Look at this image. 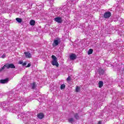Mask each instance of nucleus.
Wrapping results in <instances>:
<instances>
[{
  "label": "nucleus",
  "instance_id": "nucleus-1",
  "mask_svg": "<svg viewBox=\"0 0 124 124\" xmlns=\"http://www.w3.org/2000/svg\"><path fill=\"white\" fill-rule=\"evenodd\" d=\"M17 94H15L14 95V99H13L12 98H11L10 99V101L11 102H12L14 99H16V100H18L19 101V104H16L15 106V108L13 110V112L15 113H20V110L22 109V106L26 105V102H27V99L25 97H17Z\"/></svg>",
  "mask_w": 124,
  "mask_h": 124
},
{
  "label": "nucleus",
  "instance_id": "nucleus-2",
  "mask_svg": "<svg viewBox=\"0 0 124 124\" xmlns=\"http://www.w3.org/2000/svg\"><path fill=\"white\" fill-rule=\"evenodd\" d=\"M51 58L52 59V61L51 62V64L52 65H56L57 67H59V63H58V58L55 56V55H52Z\"/></svg>",
  "mask_w": 124,
  "mask_h": 124
},
{
  "label": "nucleus",
  "instance_id": "nucleus-3",
  "mask_svg": "<svg viewBox=\"0 0 124 124\" xmlns=\"http://www.w3.org/2000/svg\"><path fill=\"white\" fill-rule=\"evenodd\" d=\"M5 67H6V68H8V69L15 68V65H14L12 63H10V64L6 63V64L4 65V66L0 69V71H2V70H3V69H4Z\"/></svg>",
  "mask_w": 124,
  "mask_h": 124
},
{
  "label": "nucleus",
  "instance_id": "nucleus-4",
  "mask_svg": "<svg viewBox=\"0 0 124 124\" xmlns=\"http://www.w3.org/2000/svg\"><path fill=\"white\" fill-rule=\"evenodd\" d=\"M112 14L110 12H106L104 14V18L105 19H108V18H110Z\"/></svg>",
  "mask_w": 124,
  "mask_h": 124
},
{
  "label": "nucleus",
  "instance_id": "nucleus-5",
  "mask_svg": "<svg viewBox=\"0 0 124 124\" xmlns=\"http://www.w3.org/2000/svg\"><path fill=\"white\" fill-rule=\"evenodd\" d=\"M54 21L59 24H62V19L61 17H57L55 18Z\"/></svg>",
  "mask_w": 124,
  "mask_h": 124
},
{
  "label": "nucleus",
  "instance_id": "nucleus-6",
  "mask_svg": "<svg viewBox=\"0 0 124 124\" xmlns=\"http://www.w3.org/2000/svg\"><path fill=\"white\" fill-rule=\"evenodd\" d=\"M60 44V40H55L52 44L53 47H56V46H58Z\"/></svg>",
  "mask_w": 124,
  "mask_h": 124
},
{
  "label": "nucleus",
  "instance_id": "nucleus-7",
  "mask_svg": "<svg viewBox=\"0 0 124 124\" xmlns=\"http://www.w3.org/2000/svg\"><path fill=\"white\" fill-rule=\"evenodd\" d=\"M9 81V79L8 78H5L4 79L0 80V83H1V84H6L8 83Z\"/></svg>",
  "mask_w": 124,
  "mask_h": 124
},
{
  "label": "nucleus",
  "instance_id": "nucleus-8",
  "mask_svg": "<svg viewBox=\"0 0 124 124\" xmlns=\"http://www.w3.org/2000/svg\"><path fill=\"white\" fill-rule=\"evenodd\" d=\"M76 55L75 54H72L70 55V60H76Z\"/></svg>",
  "mask_w": 124,
  "mask_h": 124
},
{
  "label": "nucleus",
  "instance_id": "nucleus-9",
  "mask_svg": "<svg viewBox=\"0 0 124 124\" xmlns=\"http://www.w3.org/2000/svg\"><path fill=\"white\" fill-rule=\"evenodd\" d=\"M24 55H25L26 58H31V54L29 52H25Z\"/></svg>",
  "mask_w": 124,
  "mask_h": 124
},
{
  "label": "nucleus",
  "instance_id": "nucleus-10",
  "mask_svg": "<svg viewBox=\"0 0 124 124\" xmlns=\"http://www.w3.org/2000/svg\"><path fill=\"white\" fill-rule=\"evenodd\" d=\"M37 117L41 120L44 118V114L42 113H40L38 114Z\"/></svg>",
  "mask_w": 124,
  "mask_h": 124
},
{
  "label": "nucleus",
  "instance_id": "nucleus-11",
  "mask_svg": "<svg viewBox=\"0 0 124 124\" xmlns=\"http://www.w3.org/2000/svg\"><path fill=\"white\" fill-rule=\"evenodd\" d=\"M31 89H32V90H35V88H36V84L35 82H33V83H32L31 84Z\"/></svg>",
  "mask_w": 124,
  "mask_h": 124
},
{
  "label": "nucleus",
  "instance_id": "nucleus-12",
  "mask_svg": "<svg viewBox=\"0 0 124 124\" xmlns=\"http://www.w3.org/2000/svg\"><path fill=\"white\" fill-rule=\"evenodd\" d=\"M30 24L31 26H34V25H35V21H34V20H31Z\"/></svg>",
  "mask_w": 124,
  "mask_h": 124
},
{
  "label": "nucleus",
  "instance_id": "nucleus-13",
  "mask_svg": "<svg viewBox=\"0 0 124 124\" xmlns=\"http://www.w3.org/2000/svg\"><path fill=\"white\" fill-rule=\"evenodd\" d=\"M98 71H99V74L100 75H102L103 73H104V70L101 69H99Z\"/></svg>",
  "mask_w": 124,
  "mask_h": 124
},
{
  "label": "nucleus",
  "instance_id": "nucleus-14",
  "mask_svg": "<svg viewBox=\"0 0 124 124\" xmlns=\"http://www.w3.org/2000/svg\"><path fill=\"white\" fill-rule=\"evenodd\" d=\"M99 85V88H102L103 86V81H100L98 83Z\"/></svg>",
  "mask_w": 124,
  "mask_h": 124
},
{
  "label": "nucleus",
  "instance_id": "nucleus-15",
  "mask_svg": "<svg viewBox=\"0 0 124 124\" xmlns=\"http://www.w3.org/2000/svg\"><path fill=\"white\" fill-rule=\"evenodd\" d=\"M93 49L90 48L88 52V55H92V54H93Z\"/></svg>",
  "mask_w": 124,
  "mask_h": 124
},
{
  "label": "nucleus",
  "instance_id": "nucleus-16",
  "mask_svg": "<svg viewBox=\"0 0 124 124\" xmlns=\"http://www.w3.org/2000/svg\"><path fill=\"white\" fill-rule=\"evenodd\" d=\"M80 87L79 86H77L76 88V93H80Z\"/></svg>",
  "mask_w": 124,
  "mask_h": 124
},
{
  "label": "nucleus",
  "instance_id": "nucleus-17",
  "mask_svg": "<svg viewBox=\"0 0 124 124\" xmlns=\"http://www.w3.org/2000/svg\"><path fill=\"white\" fill-rule=\"evenodd\" d=\"M16 21H17V22H18V23H22V19L21 18H16Z\"/></svg>",
  "mask_w": 124,
  "mask_h": 124
},
{
  "label": "nucleus",
  "instance_id": "nucleus-18",
  "mask_svg": "<svg viewBox=\"0 0 124 124\" xmlns=\"http://www.w3.org/2000/svg\"><path fill=\"white\" fill-rule=\"evenodd\" d=\"M68 121L69 123H71V124H73L74 122V120L73 119V118H70L68 119Z\"/></svg>",
  "mask_w": 124,
  "mask_h": 124
},
{
  "label": "nucleus",
  "instance_id": "nucleus-19",
  "mask_svg": "<svg viewBox=\"0 0 124 124\" xmlns=\"http://www.w3.org/2000/svg\"><path fill=\"white\" fill-rule=\"evenodd\" d=\"M65 88V85L64 84H62L61 86V90H64Z\"/></svg>",
  "mask_w": 124,
  "mask_h": 124
},
{
  "label": "nucleus",
  "instance_id": "nucleus-20",
  "mask_svg": "<svg viewBox=\"0 0 124 124\" xmlns=\"http://www.w3.org/2000/svg\"><path fill=\"white\" fill-rule=\"evenodd\" d=\"M75 118H76V119H77V120H78V119H79V115H78V114H76L75 115Z\"/></svg>",
  "mask_w": 124,
  "mask_h": 124
},
{
  "label": "nucleus",
  "instance_id": "nucleus-21",
  "mask_svg": "<svg viewBox=\"0 0 124 124\" xmlns=\"http://www.w3.org/2000/svg\"><path fill=\"white\" fill-rule=\"evenodd\" d=\"M5 57H6V55H5V54H3L1 56V58H2V59H4L5 58Z\"/></svg>",
  "mask_w": 124,
  "mask_h": 124
},
{
  "label": "nucleus",
  "instance_id": "nucleus-22",
  "mask_svg": "<svg viewBox=\"0 0 124 124\" xmlns=\"http://www.w3.org/2000/svg\"><path fill=\"white\" fill-rule=\"evenodd\" d=\"M70 79H71L70 77H68L67 78L66 80H67V81H70Z\"/></svg>",
  "mask_w": 124,
  "mask_h": 124
},
{
  "label": "nucleus",
  "instance_id": "nucleus-23",
  "mask_svg": "<svg viewBox=\"0 0 124 124\" xmlns=\"http://www.w3.org/2000/svg\"><path fill=\"white\" fill-rule=\"evenodd\" d=\"M18 63H19V64H23V61H19Z\"/></svg>",
  "mask_w": 124,
  "mask_h": 124
},
{
  "label": "nucleus",
  "instance_id": "nucleus-24",
  "mask_svg": "<svg viewBox=\"0 0 124 124\" xmlns=\"http://www.w3.org/2000/svg\"><path fill=\"white\" fill-rule=\"evenodd\" d=\"M22 65L23 66H25V65H27V63L26 62L22 63Z\"/></svg>",
  "mask_w": 124,
  "mask_h": 124
},
{
  "label": "nucleus",
  "instance_id": "nucleus-25",
  "mask_svg": "<svg viewBox=\"0 0 124 124\" xmlns=\"http://www.w3.org/2000/svg\"><path fill=\"white\" fill-rule=\"evenodd\" d=\"M31 66V63H28V64L27 65V66H26V67H30Z\"/></svg>",
  "mask_w": 124,
  "mask_h": 124
},
{
  "label": "nucleus",
  "instance_id": "nucleus-26",
  "mask_svg": "<svg viewBox=\"0 0 124 124\" xmlns=\"http://www.w3.org/2000/svg\"><path fill=\"white\" fill-rule=\"evenodd\" d=\"M21 119L23 121H25V116H24V117H22Z\"/></svg>",
  "mask_w": 124,
  "mask_h": 124
},
{
  "label": "nucleus",
  "instance_id": "nucleus-27",
  "mask_svg": "<svg viewBox=\"0 0 124 124\" xmlns=\"http://www.w3.org/2000/svg\"><path fill=\"white\" fill-rule=\"evenodd\" d=\"M20 117H22V115L19 113L18 115V117L20 118Z\"/></svg>",
  "mask_w": 124,
  "mask_h": 124
},
{
  "label": "nucleus",
  "instance_id": "nucleus-28",
  "mask_svg": "<svg viewBox=\"0 0 124 124\" xmlns=\"http://www.w3.org/2000/svg\"><path fill=\"white\" fill-rule=\"evenodd\" d=\"M19 93V91L18 90H16V93Z\"/></svg>",
  "mask_w": 124,
  "mask_h": 124
},
{
  "label": "nucleus",
  "instance_id": "nucleus-29",
  "mask_svg": "<svg viewBox=\"0 0 124 124\" xmlns=\"http://www.w3.org/2000/svg\"><path fill=\"white\" fill-rule=\"evenodd\" d=\"M3 104H4L3 103L1 104V106H2V107H3Z\"/></svg>",
  "mask_w": 124,
  "mask_h": 124
},
{
  "label": "nucleus",
  "instance_id": "nucleus-30",
  "mask_svg": "<svg viewBox=\"0 0 124 124\" xmlns=\"http://www.w3.org/2000/svg\"><path fill=\"white\" fill-rule=\"evenodd\" d=\"M98 124H101V121H99Z\"/></svg>",
  "mask_w": 124,
  "mask_h": 124
},
{
  "label": "nucleus",
  "instance_id": "nucleus-31",
  "mask_svg": "<svg viewBox=\"0 0 124 124\" xmlns=\"http://www.w3.org/2000/svg\"><path fill=\"white\" fill-rule=\"evenodd\" d=\"M36 97H38V95H36Z\"/></svg>",
  "mask_w": 124,
  "mask_h": 124
},
{
  "label": "nucleus",
  "instance_id": "nucleus-32",
  "mask_svg": "<svg viewBox=\"0 0 124 124\" xmlns=\"http://www.w3.org/2000/svg\"><path fill=\"white\" fill-rule=\"evenodd\" d=\"M22 114H23V115H24V116H25V113H23Z\"/></svg>",
  "mask_w": 124,
  "mask_h": 124
},
{
  "label": "nucleus",
  "instance_id": "nucleus-33",
  "mask_svg": "<svg viewBox=\"0 0 124 124\" xmlns=\"http://www.w3.org/2000/svg\"><path fill=\"white\" fill-rule=\"evenodd\" d=\"M66 34H68V33H67H67H66Z\"/></svg>",
  "mask_w": 124,
  "mask_h": 124
},
{
  "label": "nucleus",
  "instance_id": "nucleus-34",
  "mask_svg": "<svg viewBox=\"0 0 124 124\" xmlns=\"http://www.w3.org/2000/svg\"><path fill=\"white\" fill-rule=\"evenodd\" d=\"M26 120H27L28 118H27V117H26Z\"/></svg>",
  "mask_w": 124,
  "mask_h": 124
},
{
  "label": "nucleus",
  "instance_id": "nucleus-35",
  "mask_svg": "<svg viewBox=\"0 0 124 124\" xmlns=\"http://www.w3.org/2000/svg\"><path fill=\"white\" fill-rule=\"evenodd\" d=\"M108 32H109L107 31V33H108Z\"/></svg>",
  "mask_w": 124,
  "mask_h": 124
},
{
  "label": "nucleus",
  "instance_id": "nucleus-36",
  "mask_svg": "<svg viewBox=\"0 0 124 124\" xmlns=\"http://www.w3.org/2000/svg\"><path fill=\"white\" fill-rule=\"evenodd\" d=\"M13 92H15V90H14L13 91Z\"/></svg>",
  "mask_w": 124,
  "mask_h": 124
},
{
  "label": "nucleus",
  "instance_id": "nucleus-37",
  "mask_svg": "<svg viewBox=\"0 0 124 124\" xmlns=\"http://www.w3.org/2000/svg\"><path fill=\"white\" fill-rule=\"evenodd\" d=\"M10 93H12V91H11Z\"/></svg>",
  "mask_w": 124,
  "mask_h": 124
},
{
  "label": "nucleus",
  "instance_id": "nucleus-38",
  "mask_svg": "<svg viewBox=\"0 0 124 124\" xmlns=\"http://www.w3.org/2000/svg\"><path fill=\"white\" fill-rule=\"evenodd\" d=\"M9 98H10V96L9 97Z\"/></svg>",
  "mask_w": 124,
  "mask_h": 124
}]
</instances>
